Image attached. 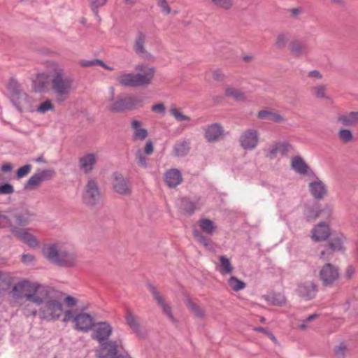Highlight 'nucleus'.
Here are the masks:
<instances>
[{"label": "nucleus", "mask_w": 358, "mask_h": 358, "mask_svg": "<svg viewBox=\"0 0 358 358\" xmlns=\"http://www.w3.org/2000/svg\"><path fill=\"white\" fill-rule=\"evenodd\" d=\"M53 71L50 76V86L56 96V101L62 103L69 99L74 87V78L65 73L58 64H53Z\"/></svg>", "instance_id": "f257e3e1"}, {"label": "nucleus", "mask_w": 358, "mask_h": 358, "mask_svg": "<svg viewBox=\"0 0 358 358\" xmlns=\"http://www.w3.org/2000/svg\"><path fill=\"white\" fill-rule=\"evenodd\" d=\"M136 73H122L116 78L121 86L126 87H145L150 85L154 78L156 69L146 64H139L136 66Z\"/></svg>", "instance_id": "f03ea898"}, {"label": "nucleus", "mask_w": 358, "mask_h": 358, "mask_svg": "<svg viewBox=\"0 0 358 358\" xmlns=\"http://www.w3.org/2000/svg\"><path fill=\"white\" fill-rule=\"evenodd\" d=\"M43 254L51 263L62 267L73 266L77 262L74 253L65 250H59L55 244L47 245L43 247Z\"/></svg>", "instance_id": "7ed1b4c3"}, {"label": "nucleus", "mask_w": 358, "mask_h": 358, "mask_svg": "<svg viewBox=\"0 0 358 358\" xmlns=\"http://www.w3.org/2000/svg\"><path fill=\"white\" fill-rule=\"evenodd\" d=\"M345 239V236L342 233L334 232L328 238L327 243L323 245L324 250L320 252V257L329 261L335 252H343L345 250L343 243Z\"/></svg>", "instance_id": "20e7f679"}, {"label": "nucleus", "mask_w": 358, "mask_h": 358, "mask_svg": "<svg viewBox=\"0 0 358 358\" xmlns=\"http://www.w3.org/2000/svg\"><path fill=\"white\" fill-rule=\"evenodd\" d=\"M339 278L340 270L338 266L331 263L324 264L319 271L318 278L324 287H333Z\"/></svg>", "instance_id": "39448f33"}, {"label": "nucleus", "mask_w": 358, "mask_h": 358, "mask_svg": "<svg viewBox=\"0 0 358 358\" xmlns=\"http://www.w3.org/2000/svg\"><path fill=\"white\" fill-rule=\"evenodd\" d=\"M8 89L11 94V101L14 106L20 112H22L27 103V94L22 92L20 84L13 78H10Z\"/></svg>", "instance_id": "423d86ee"}, {"label": "nucleus", "mask_w": 358, "mask_h": 358, "mask_svg": "<svg viewBox=\"0 0 358 358\" xmlns=\"http://www.w3.org/2000/svg\"><path fill=\"white\" fill-rule=\"evenodd\" d=\"M83 202L87 206H94L101 200V192L96 181L89 179L84 187Z\"/></svg>", "instance_id": "0eeeda50"}, {"label": "nucleus", "mask_w": 358, "mask_h": 358, "mask_svg": "<svg viewBox=\"0 0 358 358\" xmlns=\"http://www.w3.org/2000/svg\"><path fill=\"white\" fill-rule=\"evenodd\" d=\"M64 312L62 303L56 299L47 300L40 309V317L46 320H57Z\"/></svg>", "instance_id": "6e6552de"}, {"label": "nucleus", "mask_w": 358, "mask_h": 358, "mask_svg": "<svg viewBox=\"0 0 358 358\" xmlns=\"http://www.w3.org/2000/svg\"><path fill=\"white\" fill-rule=\"evenodd\" d=\"M34 284L24 279L15 284L10 293L15 299L25 298L27 301H30V299H33L31 293L35 290L33 289Z\"/></svg>", "instance_id": "1a4fd4ad"}, {"label": "nucleus", "mask_w": 358, "mask_h": 358, "mask_svg": "<svg viewBox=\"0 0 358 358\" xmlns=\"http://www.w3.org/2000/svg\"><path fill=\"white\" fill-rule=\"evenodd\" d=\"M259 141V134L257 130L248 129L243 131L239 136L240 146L245 150L255 149Z\"/></svg>", "instance_id": "9d476101"}, {"label": "nucleus", "mask_w": 358, "mask_h": 358, "mask_svg": "<svg viewBox=\"0 0 358 358\" xmlns=\"http://www.w3.org/2000/svg\"><path fill=\"white\" fill-rule=\"evenodd\" d=\"M55 172L51 169L39 171L32 175L24 183V189L26 190H34L39 187L42 182L52 179Z\"/></svg>", "instance_id": "9b49d317"}, {"label": "nucleus", "mask_w": 358, "mask_h": 358, "mask_svg": "<svg viewBox=\"0 0 358 358\" xmlns=\"http://www.w3.org/2000/svg\"><path fill=\"white\" fill-rule=\"evenodd\" d=\"M13 224L20 227L28 225L36 217V214L27 208L8 210Z\"/></svg>", "instance_id": "f8f14e48"}, {"label": "nucleus", "mask_w": 358, "mask_h": 358, "mask_svg": "<svg viewBox=\"0 0 358 358\" xmlns=\"http://www.w3.org/2000/svg\"><path fill=\"white\" fill-rule=\"evenodd\" d=\"M143 99L136 96H126L113 102V111L123 112L135 110L138 106H142Z\"/></svg>", "instance_id": "ddd939ff"}, {"label": "nucleus", "mask_w": 358, "mask_h": 358, "mask_svg": "<svg viewBox=\"0 0 358 358\" xmlns=\"http://www.w3.org/2000/svg\"><path fill=\"white\" fill-rule=\"evenodd\" d=\"M30 229L20 228L15 226L12 227V234L19 241L27 244L29 247L36 248L39 246V242L37 238L29 232Z\"/></svg>", "instance_id": "4468645a"}, {"label": "nucleus", "mask_w": 358, "mask_h": 358, "mask_svg": "<svg viewBox=\"0 0 358 358\" xmlns=\"http://www.w3.org/2000/svg\"><path fill=\"white\" fill-rule=\"evenodd\" d=\"M91 338L98 343L110 341L108 340L112 333V327L108 322L94 323L92 328Z\"/></svg>", "instance_id": "2eb2a0df"}, {"label": "nucleus", "mask_w": 358, "mask_h": 358, "mask_svg": "<svg viewBox=\"0 0 358 358\" xmlns=\"http://www.w3.org/2000/svg\"><path fill=\"white\" fill-rule=\"evenodd\" d=\"M75 329L83 332H87L94 324V318L87 313H79L74 317Z\"/></svg>", "instance_id": "dca6fc26"}, {"label": "nucleus", "mask_w": 358, "mask_h": 358, "mask_svg": "<svg viewBox=\"0 0 358 358\" xmlns=\"http://www.w3.org/2000/svg\"><path fill=\"white\" fill-rule=\"evenodd\" d=\"M295 292L299 297L305 300H310L316 295L317 285L313 282L300 283L297 285Z\"/></svg>", "instance_id": "f3484780"}, {"label": "nucleus", "mask_w": 358, "mask_h": 358, "mask_svg": "<svg viewBox=\"0 0 358 358\" xmlns=\"http://www.w3.org/2000/svg\"><path fill=\"white\" fill-rule=\"evenodd\" d=\"M146 35L145 33L138 31L134 40L133 49L134 52L142 58L150 59L152 57V55L145 48Z\"/></svg>", "instance_id": "a211bd4d"}, {"label": "nucleus", "mask_w": 358, "mask_h": 358, "mask_svg": "<svg viewBox=\"0 0 358 358\" xmlns=\"http://www.w3.org/2000/svg\"><path fill=\"white\" fill-rule=\"evenodd\" d=\"M204 136L208 142H217L224 136L223 127L219 123H213L210 125H208L205 129Z\"/></svg>", "instance_id": "6ab92c4d"}, {"label": "nucleus", "mask_w": 358, "mask_h": 358, "mask_svg": "<svg viewBox=\"0 0 358 358\" xmlns=\"http://www.w3.org/2000/svg\"><path fill=\"white\" fill-rule=\"evenodd\" d=\"M113 190L121 195H130L131 188L122 174L113 173Z\"/></svg>", "instance_id": "aec40b11"}, {"label": "nucleus", "mask_w": 358, "mask_h": 358, "mask_svg": "<svg viewBox=\"0 0 358 358\" xmlns=\"http://www.w3.org/2000/svg\"><path fill=\"white\" fill-rule=\"evenodd\" d=\"M96 161L95 154L87 153L79 158L78 167L85 174H88L94 169Z\"/></svg>", "instance_id": "412c9836"}, {"label": "nucleus", "mask_w": 358, "mask_h": 358, "mask_svg": "<svg viewBox=\"0 0 358 358\" xmlns=\"http://www.w3.org/2000/svg\"><path fill=\"white\" fill-rule=\"evenodd\" d=\"M312 238L315 241H323L328 239L334 232L330 231L329 225L325 222H320L312 230Z\"/></svg>", "instance_id": "4be33fe9"}, {"label": "nucleus", "mask_w": 358, "mask_h": 358, "mask_svg": "<svg viewBox=\"0 0 358 358\" xmlns=\"http://www.w3.org/2000/svg\"><path fill=\"white\" fill-rule=\"evenodd\" d=\"M309 191L313 198L317 201L322 200L328 194L326 185L320 180L310 182Z\"/></svg>", "instance_id": "5701e85b"}, {"label": "nucleus", "mask_w": 358, "mask_h": 358, "mask_svg": "<svg viewBox=\"0 0 358 358\" xmlns=\"http://www.w3.org/2000/svg\"><path fill=\"white\" fill-rule=\"evenodd\" d=\"M33 289L36 290L32 292L33 299H31L29 302L41 306L43 302L45 303L47 300L50 299L49 292L46 287L35 283Z\"/></svg>", "instance_id": "b1692460"}, {"label": "nucleus", "mask_w": 358, "mask_h": 358, "mask_svg": "<svg viewBox=\"0 0 358 358\" xmlns=\"http://www.w3.org/2000/svg\"><path fill=\"white\" fill-rule=\"evenodd\" d=\"M182 181L180 171L177 169H172L165 173V182L169 187H175Z\"/></svg>", "instance_id": "393cba45"}, {"label": "nucleus", "mask_w": 358, "mask_h": 358, "mask_svg": "<svg viewBox=\"0 0 358 358\" xmlns=\"http://www.w3.org/2000/svg\"><path fill=\"white\" fill-rule=\"evenodd\" d=\"M292 169L301 175H306L308 173L309 166L301 156L292 157L291 161Z\"/></svg>", "instance_id": "a878e982"}, {"label": "nucleus", "mask_w": 358, "mask_h": 358, "mask_svg": "<svg viewBox=\"0 0 358 358\" xmlns=\"http://www.w3.org/2000/svg\"><path fill=\"white\" fill-rule=\"evenodd\" d=\"M95 350L96 358H112V341L99 343Z\"/></svg>", "instance_id": "bb28decb"}, {"label": "nucleus", "mask_w": 358, "mask_h": 358, "mask_svg": "<svg viewBox=\"0 0 358 358\" xmlns=\"http://www.w3.org/2000/svg\"><path fill=\"white\" fill-rule=\"evenodd\" d=\"M185 303L189 311L196 317L203 319L205 317V311L200 306L192 301V298L188 295H185Z\"/></svg>", "instance_id": "cd10ccee"}, {"label": "nucleus", "mask_w": 358, "mask_h": 358, "mask_svg": "<svg viewBox=\"0 0 358 358\" xmlns=\"http://www.w3.org/2000/svg\"><path fill=\"white\" fill-rule=\"evenodd\" d=\"M257 117L259 119L266 120L277 123L285 121L284 117L281 115L266 110H259L257 114Z\"/></svg>", "instance_id": "c85d7f7f"}, {"label": "nucleus", "mask_w": 358, "mask_h": 358, "mask_svg": "<svg viewBox=\"0 0 358 358\" xmlns=\"http://www.w3.org/2000/svg\"><path fill=\"white\" fill-rule=\"evenodd\" d=\"M338 122L347 127L354 126L358 122V112H350L338 117Z\"/></svg>", "instance_id": "c756f323"}, {"label": "nucleus", "mask_w": 358, "mask_h": 358, "mask_svg": "<svg viewBox=\"0 0 358 358\" xmlns=\"http://www.w3.org/2000/svg\"><path fill=\"white\" fill-rule=\"evenodd\" d=\"M289 48L291 53L296 57H299L301 55L306 52V45L298 40L292 41L289 45Z\"/></svg>", "instance_id": "7c9ffc66"}, {"label": "nucleus", "mask_w": 358, "mask_h": 358, "mask_svg": "<svg viewBox=\"0 0 358 358\" xmlns=\"http://www.w3.org/2000/svg\"><path fill=\"white\" fill-rule=\"evenodd\" d=\"M194 237L196 241L202 244L206 249L210 250L214 248V244L212 240L203 235L202 232L198 229H194L192 231Z\"/></svg>", "instance_id": "2f4dec72"}, {"label": "nucleus", "mask_w": 358, "mask_h": 358, "mask_svg": "<svg viewBox=\"0 0 358 358\" xmlns=\"http://www.w3.org/2000/svg\"><path fill=\"white\" fill-rule=\"evenodd\" d=\"M189 150V143L186 141L177 142L173 146V153L176 157H185Z\"/></svg>", "instance_id": "473e14b6"}, {"label": "nucleus", "mask_w": 358, "mask_h": 358, "mask_svg": "<svg viewBox=\"0 0 358 358\" xmlns=\"http://www.w3.org/2000/svg\"><path fill=\"white\" fill-rule=\"evenodd\" d=\"M199 224L202 231L209 235H213L217 229L214 222L208 218L200 219Z\"/></svg>", "instance_id": "72a5a7b5"}, {"label": "nucleus", "mask_w": 358, "mask_h": 358, "mask_svg": "<svg viewBox=\"0 0 358 358\" xmlns=\"http://www.w3.org/2000/svg\"><path fill=\"white\" fill-rule=\"evenodd\" d=\"M141 122L138 120L131 122V128L134 129V139L144 140L148 136V131L145 129L141 128Z\"/></svg>", "instance_id": "f704fd0d"}, {"label": "nucleus", "mask_w": 358, "mask_h": 358, "mask_svg": "<svg viewBox=\"0 0 358 358\" xmlns=\"http://www.w3.org/2000/svg\"><path fill=\"white\" fill-rule=\"evenodd\" d=\"M126 321L127 324L138 336H142L140 324L136 320L135 316L131 312L128 311L127 313Z\"/></svg>", "instance_id": "c9c22d12"}, {"label": "nucleus", "mask_w": 358, "mask_h": 358, "mask_svg": "<svg viewBox=\"0 0 358 358\" xmlns=\"http://www.w3.org/2000/svg\"><path fill=\"white\" fill-rule=\"evenodd\" d=\"M225 95L228 97H232L236 101H246L245 93L234 87H227L225 89Z\"/></svg>", "instance_id": "e433bc0d"}, {"label": "nucleus", "mask_w": 358, "mask_h": 358, "mask_svg": "<svg viewBox=\"0 0 358 358\" xmlns=\"http://www.w3.org/2000/svg\"><path fill=\"white\" fill-rule=\"evenodd\" d=\"M113 358H131L124 348L121 341H113Z\"/></svg>", "instance_id": "4c0bfd02"}, {"label": "nucleus", "mask_w": 358, "mask_h": 358, "mask_svg": "<svg viewBox=\"0 0 358 358\" xmlns=\"http://www.w3.org/2000/svg\"><path fill=\"white\" fill-rule=\"evenodd\" d=\"M219 259L220 262L219 271L223 275L232 273L234 267L232 266L229 259L225 256H220Z\"/></svg>", "instance_id": "58836bf2"}, {"label": "nucleus", "mask_w": 358, "mask_h": 358, "mask_svg": "<svg viewBox=\"0 0 358 358\" xmlns=\"http://www.w3.org/2000/svg\"><path fill=\"white\" fill-rule=\"evenodd\" d=\"M181 206L183 211L188 215H192L194 213L196 205L194 202L191 201L187 198H183L181 200Z\"/></svg>", "instance_id": "ea45409f"}, {"label": "nucleus", "mask_w": 358, "mask_h": 358, "mask_svg": "<svg viewBox=\"0 0 358 358\" xmlns=\"http://www.w3.org/2000/svg\"><path fill=\"white\" fill-rule=\"evenodd\" d=\"M228 285L234 291H240L246 287V284L235 276H231L228 280Z\"/></svg>", "instance_id": "a19ab883"}, {"label": "nucleus", "mask_w": 358, "mask_h": 358, "mask_svg": "<svg viewBox=\"0 0 358 358\" xmlns=\"http://www.w3.org/2000/svg\"><path fill=\"white\" fill-rule=\"evenodd\" d=\"M16 225L13 224L11 221L10 213L2 214L0 211V228H9L11 231L12 227H15Z\"/></svg>", "instance_id": "79ce46f5"}, {"label": "nucleus", "mask_w": 358, "mask_h": 358, "mask_svg": "<svg viewBox=\"0 0 358 358\" xmlns=\"http://www.w3.org/2000/svg\"><path fill=\"white\" fill-rule=\"evenodd\" d=\"M268 300L270 301L271 304L278 306L285 305L287 301L286 298L280 294H273L268 296Z\"/></svg>", "instance_id": "37998d69"}, {"label": "nucleus", "mask_w": 358, "mask_h": 358, "mask_svg": "<svg viewBox=\"0 0 358 358\" xmlns=\"http://www.w3.org/2000/svg\"><path fill=\"white\" fill-rule=\"evenodd\" d=\"M212 3L218 8L228 10L234 6V0H211Z\"/></svg>", "instance_id": "c03bdc74"}, {"label": "nucleus", "mask_w": 358, "mask_h": 358, "mask_svg": "<svg viewBox=\"0 0 358 358\" xmlns=\"http://www.w3.org/2000/svg\"><path fill=\"white\" fill-rule=\"evenodd\" d=\"M338 136L339 139L345 143L351 142L353 140L352 132L347 129H340L338 133Z\"/></svg>", "instance_id": "a18cd8bd"}, {"label": "nucleus", "mask_w": 358, "mask_h": 358, "mask_svg": "<svg viewBox=\"0 0 358 358\" xmlns=\"http://www.w3.org/2000/svg\"><path fill=\"white\" fill-rule=\"evenodd\" d=\"M320 213L313 207L308 206L306 209L305 218L307 222H313L320 217Z\"/></svg>", "instance_id": "49530a36"}, {"label": "nucleus", "mask_w": 358, "mask_h": 358, "mask_svg": "<svg viewBox=\"0 0 358 358\" xmlns=\"http://www.w3.org/2000/svg\"><path fill=\"white\" fill-rule=\"evenodd\" d=\"M146 286L149 291L152 294V296L154 299L157 301V304H161L162 301H164V299L160 295V293L158 292L157 287L151 283H147Z\"/></svg>", "instance_id": "de8ad7c7"}, {"label": "nucleus", "mask_w": 358, "mask_h": 358, "mask_svg": "<svg viewBox=\"0 0 358 358\" xmlns=\"http://www.w3.org/2000/svg\"><path fill=\"white\" fill-rule=\"evenodd\" d=\"M347 350V346L344 343H341L340 345L335 346L334 350L335 358H345Z\"/></svg>", "instance_id": "09e8293b"}, {"label": "nucleus", "mask_w": 358, "mask_h": 358, "mask_svg": "<svg viewBox=\"0 0 358 358\" xmlns=\"http://www.w3.org/2000/svg\"><path fill=\"white\" fill-rule=\"evenodd\" d=\"M161 308L162 309L163 313L173 322H176L177 320L174 317L172 313V308L171 306L166 303L164 301H162L161 304H158Z\"/></svg>", "instance_id": "8fccbe9b"}, {"label": "nucleus", "mask_w": 358, "mask_h": 358, "mask_svg": "<svg viewBox=\"0 0 358 358\" xmlns=\"http://www.w3.org/2000/svg\"><path fill=\"white\" fill-rule=\"evenodd\" d=\"M170 113L176 118V120L178 122L182 121H189L191 120L190 117L184 115L181 113L178 108H171Z\"/></svg>", "instance_id": "3c124183"}, {"label": "nucleus", "mask_w": 358, "mask_h": 358, "mask_svg": "<svg viewBox=\"0 0 358 358\" xmlns=\"http://www.w3.org/2000/svg\"><path fill=\"white\" fill-rule=\"evenodd\" d=\"M312 94L317 98H324L326 97L325 91L326 86L324 85H317L313 87L311 90Z\"/></svg>", "instance_id": "603ef678"}, {"label": "nucleus", "mask_w": 358, "mask_h": 358, "mask_svg": "<svg viewBox=\"0 0 358 358\" xmlns=\"http://www.w3.org/2000/svg\"><path fill=\"white\" fill-rule=\"evenodd\" d=\"M31 169L32 166L31 164H26L20 167L16 171V178L18 179L24 178L29 173Z\"/></svg>", "instance_id": "864d4df0"}, {"label": "nucleus", "mask_w": 358, "mask_h": 358, "mask_svg": "<svg viewBox=\"0 0 358 358\" xmlns=\"http://www.w3.org/2000/svg\"><path fill=\"white\" fill-rule=\"evenodd\" d=\"M15 192L13 186L8 182L0 184V195L12 194Z\"/></svg>", "instance_id": "5fc2aeb1"}, {"label": "nucleus", "mask_w": 358, "mask_h": 358, "mask_svg": "<svg viewBox=\"0 0 358 358\" xmlns=\"http://www.w3.org/2000/svg\"><path fill=\"white\" fill-rule=\"evenodd\" d=\"M108 0H90V6L95 15L98 13L99 8L105 5Z\"/></svg>", "instance_id": "6e6d98bb"}, {"label": "nucleus", "mask_w": 358, "mask_h": 358, "mask_svg": "<svg viewBox=\"0 0 358 358\" xmlns=\"http://www.w3.org/2000/svg\"><path fill=\"white\" fill-rule=\"evenodd\" d=\"M287 41V37L286 36V35L285 34H280L277 36L275 46L280 50L284 49L286 45Z\"/></svg>", "instance_id": "4d7b16f0"}, {"label": "nucleus", "mask_w": 358, "mask_h": 358, "mask_svg": "<svg viewBox=\"0 0 358 358\" xmlns=\"http://www.w3.org/2000/svg\"><path fill=\"white\" fill-rule=\"evenodd\" d=\"M53 109V105L50 100H46L39 105L37 108V111L41 113H45L50 110Z\"/></svg>", "instance_id": "13d9d810"}, {"label": "nucleus", "mask_w": 358, "mask_h": 358, "mask_svg": "<svg viewBox=\"0 0 358 358\" xmlns=\"http://www.w3.org/2000/svg\"><path fill=\"white\" fill-rule=\"evenodd\" d=\"M98 64H102V60L99 59H93L91 60L82 59L80 62V64L83 67H91L96 66Z\"/></svg>", "instance_id": "bf43d9fd"}, {"label": "nucleus", "mask_w": 358, "mask_h": 358, "mask_svg": "<svg viewBox=\"0 0 358 358\" xmlns=\"http://www.w3.org/2000/svg\"><path fill=\"white\" fill-rule=\"evenodd\" d=\"M318 212H320V216L322 215L324 218L329 219L331 216V214H332V212H333V208H332L331 206L326 205L324 207V208H322L321 210H318Z\"/></svg>", "instance_id": "052dcab7"}, {"label": "nucleus", "mask_w": 358, "mask_h": 358, "mask_svg": "<svg viewBox=\"0 0 358 358\" xmlns=\"http://www.w3.org/2000/svg\"><path fill=\"white\" fill-rule=\"evenodd\" d=\"M136 159L138 165L141 167L146 168L148 166L147 159L145 156H143L140 150H138L136 153Z\"/></svg>", "instance_id": "680f3d73"}, {"label": "nucleus", "mask_w": 358, "mask_h": 358, "mask_svg": "<svg viewBox=\"0 0 358 358\" xmlns=\"http://www.w3.org/2000/svg\"><path fill=\"white\" fill-rule=\"evenodd\" d=\"M157 5L161 8V10L163 13L166 15L171 13V9L166 0H158Z\"/></svg>", "instance_id": "e2e57ef3"}, {"label": "nucleus", "mask_w": 358, "mask_h": 358, "mask_svg": "<svg viewBox=\"0 0 358 358\" xmlns=\"http://www.w3.org/2000/svg\"><path fill=\"white\" fill-rule=\"evenodd\" d=\"M276 145L278 148V151L282 154H286L289 151V148L291 147V145L287 142H278L276 143Z\"/></svg>", "instance_id": "0e129e2a"}, {"label": "nucleus", "mask_w": 358, "mask_h": 358, "mask_svg": "<svg viewBox=\"0 0 358 358\" xmlns=\"http://www.w3.org/2000/svg\"><path fill=\"white\" fill-rule=\"evenodd\" d=\"M151 110L157 113L163 114L166 111V108L164 103H159L153 105L151 108Z\"/></svg>", "instance_id": "69168bd1"}, {"label": "nucleus", "mask_w": 358, "mask_h": 358, "mask_svg": "<svg viewBox=\"0 0 358 358\" xmlns=\"http://www.w3.org/2000/svg\"><path fill=\"white\" fill-rule=\"evenodd\" d=\"M153 151H154V146H153L152 141L150 139H149L145 143V145L144 148V152L146 155H150L153 152Z\"/></svg>", "instance_id": "338daca9"}, {"label": "nucleus", "mask_w": 358, "mask_h": 358, "mask_svg": "<svg viewBox=\"0 0 358 358\" xmlns=\"http://www.w3.org/2000/svg\"><path fill=\"white\" fill-rule=\"evenodd\" d=\"M278 148L276 145V143L272 146V148L270 149L268 153L267 154L266 157H269L270 159H274L276 157V155L278 153Z\"/></svg>", "instance_id": "774afa93"}]
</instances>
